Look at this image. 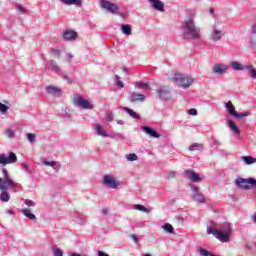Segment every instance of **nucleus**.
<instances>
[{
  "mask_svg": "<svg viewBox=\"0 0 256 256\" xmlns=\"http://www.w3.org/2000/svg\"><path fill=\"white\" fill-rule=\"evenodd\" d=\"M189 151H203V144L193 143L189 146Z\"/></svg>",
  "mask_w": 256,
  "mask_h": 256,
  "instance_id": "obj_30",
  "label": "nucleus"
},
{
  "mask_svg": "<svg viewBox=\"0 0 256 256\" xmlns=\"http://www.w3.org/2000/svg\"><path fill=\"white\" fill-rule=\"evenodd\" d=\"M230 67H232V69L234 71H243V70H245V66L241 65V63H239L237 61L231 62Z\"/></svg>",
  "mask_w": 256,
  "mask_h": 256,
  "instance_id": "obj_26",
  "label": "nucleus"
},
{
  "mask_svg": "<svg viewBox=\"0 0 256 256\" xmlns=\"http://www.w3.org/2000/svg\"><path fill=\"white\" fill-rule=\"evenodd\" d=\"M117 124H118V125H124L125 122H124L123 120H118V121H117Z\"/></svg>",
  "mask_w": 256,
  "mask_h": 256,
  "instance_id": "obj_56",
  "label": "nucleus"
},
{
  "mask_svg": "<svg viewBox=\"0 0 256 256\" xmlns=\"http://www.w3.org/2000/svg\"><path fill=\"white\" fill-rule=\"evenodd\" d=\"M36 135L35 134H33V133H28L27 134V139H28V141L30 142V143H35V139H36Z\"/></svg>",
  "mask_w": 256,
  "mask_h": 256,
  "instance_id": "obj_37",
  "label": "nucleus"
},
{
  "mask_svg": "<svg viewBox=\"0 0 256 256\" xmlns=\"http://www.w3.org/2000/svg\"><path fill=\"white\" fill-rule=\"evenodd\" d=\"M122 109L123 111H126V113L132 117V119H141V116H139V114H137L133 109L128 107H123Z\"/></svg>",
  "mask_w": 256,
  "mask_h": 256,
  "instance_id": "obj_25",
  "label": "nucleus"
},
{
  "mask_svg": "<svg viewBox=\"0 0 256 256\" xmlns=\"http://www.w3.org/2000/svg\"><path fill=\"white\" fill-rule=\"evenodd\" d=\"M121 31L124 35H131V26L129 24H122Z\"/></svg>",
  "mask_w": 256,
  "mask_h": 256,
  "instance_id": "obj_29",
  "label": "nucleus"
},
{
  "mask_svg": "<svg viewBox=\"0 0 256 256\" xmlns=\"http://www.w3.org/2000/svg\"><path fill=\"white\" fill-rule=\"evenodd\" d=\"M198 253L200 256H215L212 252H209L207 249L205 248H198Z\"/></svg>",
  "mask_w": 256,
  "mask_h": 256,
  "instance_id": "obj_32",
  "label": "nucleus"
},
{
  "mask_svg": "<svg viewBox=\"0 0 256 256\" xmlns=\"http://www.w3.org/2000/svg\"><path fill=\"white\" fill-rule=\"evenodd\" d=\"M245 69H246V71H248V73L252 79H256V69L253 66L246 65Z\"/></svg>",
  "mask_w": 256,
  "mask_h": 256,
  "instance_id": "obj_28",
  "label": "nucleus"
},
{
  "mask_svg": "<svg viewBox=\"0 0 256 256\" xmlns=\"http://www.w3.org/2000/svg\"><path fill=\"white\" fill-rule=\"evenodd\" d=\"M189 187L192 191L193 201H196V203H206L205 195L199 191V187L195 186L194 184H190Z\"/></svg>",
  "mask_w": 256,
  "mask_h": 256,
  "instance_id": "obj_6",
  "label": "nucleus"
},
{
  "mask_svg": "<svg viewBox=\"0 0 256 256\" xmlns=\"http://www.w3.org/2000/svg\"><path fill=\"white\" fill-rule=\"evenodd\" d=\"M48 71H52V73H56V75H61V67L57 65V62L55 60H51L47 64Z\"/></svg>",
  "mask_w": 256,
  "mask_h": 256,
  "instance_id": "obj_15",
  "label": "nucleus"
},
{
  "mask_svg": "<svg viewBox=\"0 0 256 256\" xmlns=\"http://www.w3.org/2000/svg\"><path fill=\"white\" fill-rule=\"evenodd\" d=\"M7 111H9V106L0 102V112L1 113H7Z\"/></svg>",
  "mask_w": 256,
  "mask_h": 256,
  "instance_id": "obj_38",
  "label": "nucleus"
},
{
  "mask_svg": "<svg viewBox=\"0 0 256 256\" xmlns=\"http://www.w3.org/2000/svg\"><path fill=\"white\" fill-rule=\"evenodd\" d=\"M137 87H139L140 89H149V84L145 82H138Z\"/></svg>",
  "mask_w": 256,
  "mask_h": 256,
  "instance_id": "obj_39",
  "label": "nucleus"
},
{
  "mask_svg": "<svg viewBox=\"0 0 256 256\" xmlns=\"http://www.w3.org/2000/svg\"><path fill=\"white\" fill-rule=\"evenodd\" d=\"M77 37V32L73 30H65L63 33V38L66 41H75V38Z\"/></svg>",
  "mask_w": 256,
  "mask_h": 256,
  "instance_id": "obj_19",
  "label": "nucleus"
},
{
  "mask_svg": "<svg viewBox=\"0 0 256 256\" xmlns=\"http://www.w3.org/2000/svg\"><path fill=\"white\" fill-rule=\"evenodd\" d=\"M250 43L252 47H256V33L255 32H250Z\"/></svg>",
  "mask_w": 256,
  "mask_h": 256,
  "instance_id": "obj_36",
  "label": "nucleus"
},
{
  "mask_svg": "<svg viewBox=\"0 0 256 256\" xmlns=\"http://www.w3.org/2000/svg\"><path fill=\"white\" fill-rule=\"evenodd\" d=\"M66 57H67L68 59H73V54L68 53V54L66 55Z\"/></svg>",
  "mask_w": 256,
  "mask_h": 256,
  "instance_id": "obj_55",
  "label": "nucleus"
},
{
  "mask_svg": "<svg viewBox=\"0 0 256 256\" xmlns=\"http://www.w3.org/2000/svg\"><path fill=\"white\" fill-rule=\"evenodd\" d=\"M109 213V210L107 208L102 209V215H107Z\"/></svg>",
  "mask_w": 256,
  "mask_h": 256,
  "instance_id": "obj_51",
  "label": "nucleus"
},
{
  "mask_svg": "<svg viewBox=\"0 0 256 256\" xmlns=\"http://www.w3.org/2000/svg\"><path fill=\"white\" fill-rule=\"evenodd\" d=\"M46 91L49 95H57V93H61V90L56 86H47Z\"/></svg>",
  "mask_w": 256,
  "mask_h": 256,
  "instance_id": "obj_27",
  "label": "nucleus"
},
{
  "mask_svg": "<svg viewBox=\"0 0 256 256\" xmlns=\"http://www.w3.org/2000/svg\"><path fill=\"white\" fill-rule=\"evenodd\" d=\"M17 163V154L10 152L9 155L0 154V165H13Z\"/></svg>",
  "mask_w": 256,
  "mask_h": 256,
  "instance_id": "obj_8",
  "label": "nucleus"
},
{
  "mask_svg": "<svg viewBox=\"0 0 256 256\" xmlns=\"http://www.w3.org/2000/svg\"><path fill=\"white\" fill-rule=\"evenodd\" d=\"M2 178L0 177V199L4 203H8L9 199H11V196L9 195V192L7 189H15L19 187L18 183H15L13 179H11V176H9V172L7 169H2Z\"/></svg>",
  "mask_w": 256,
  "mask_h": 256,
  "instance_id": "obj_3",
  "label": "nucleus"
},
{
  "mask_svg": "<svg viewBox=\"0 0 256 256\" xmlns=\"http://www.w3.org/2000/svg\"><path fill=\"white\" fill-rule=\"evenodd\" d=\"M134 209H137V211H142L143 213H150V210L141 204L135 205Z\"/></svg>",
  "mask_w": 256,
  "mask_h": 256,
  "instance_id": "obj_35",
  "label": "nucleus"
},
{
  "mask_svg": "<svg viewBox=\"0 0 256 256\" xmlns=\"http://www.w3.org/2000/svg\"><path fill=\"white\" fill-rule=\"evenodd\" d=\"M125 159H126L127 161L133 162V161H137V160L139 159V157L137 156V154L132 153V154H126V155H125Z\"/></svg>",
  "mask_w": 256,
  "mask_h": 256,
  "instance_id": "obj_34",
  "label": "nucleus"
},
{
  "mask_svg": "<svg viewBox=\"0 0 256 256\" xmlns=\"http://www.w3.org/2000/svg\"><path fill=\"white\" fill-rule=\"evenodd\" d=\"M222 38H223V31L217 28H213L210 35L211 41H214V42L221 41Z\"/></svg>",
  "mask_w": 256,
  "mask_h": 256,
  "instance_id": "obj_16",
  "label": "nucleus"
},
{
  "mask_svg": "<svg viewBox=\"0 0 256 256\" xmlns=\"http://www.w3.org/2000/svg\"><path fill=\"white\" fill-rule=\"evenodd\" d=\"M64 5H76V7H81L83 5V0H60Z\"/></svg>",
  "mask_w": 256,
  "mask_h": 256,
  "instance_id": "obj_22",
  "label": "nucleus"
},
{
  "mask_svg": "<svg viewBox=\"0 0 256 256\" xmlns=\"http://www.w3.org/2000/svg\"><path fill=\"white\" fill-rule=\"evenodd\" d=\"M252 221H253V223H255V225H256V214H254V215L252 216Z\"/></svg>",
  "mask_w": 256,
  "mask_h": 256,
  "instance_id": "obj_57",
  "label": "nucleus"
},
{
  "mask_svg": "<svg viewBox=\"0 0 256 256\" xmlns=\"http://www.w3.org/2000/svg\"><path fill=\"white\" fill-rule=\"evenodd\" d=\"M141 130L145 131V133L147 135H149L150 137H154V139H159V137H161L159 132L153 130V128H151L149 126H141Z\"/></svg>",
  "mask_w": 256,
  "mask_h": 256,
  "instance_id": "obj_17",
  "label": "nucleus"
},
{
  "mask_svg": "<svg viewBox=\"0 0 256 256\" xmlns=\"http://www.w3.org/2000/svg\"><path fill=\"white\" fill-rule=\"evenodd\" d=\"M251 32L256 33V23L252 25Z\"/></svg>",
  "mask_w": 256,
  "mask_h": 256,
  "instance_id": "obj_52",
  "label": "nucleus"
},
{
  "mask_svg": "<svg viewBox=\"0 0 256 256\" xmlns=\"http://www.w3.org/2000/svg\"><path fill=\"white\" fill-rule=\"evenodd\" d=\"M173 79L175 83H177L178 87H183V89H188V87H191V84L193 83V79L181 73H176Z\"/></svg>",
  "mask_w": 256,
  "mask_h": 256,
  "instance_id": "obj_4",
  "label": "nucleus"
},
{
  "mask_svg": "<svg viewBox=\"0 0 256 256\" xmlns=\"http://www.w3.org/2000/svg\"><path fill=\"white\" fill-rule=\"evenodd\" d=\"M149 3L151 4L152 9H155V11L164 13L165 4L163 2H161V0H149Z\"/></svg>",
  "mask_w": 256,
  "mask_h": 256,
  "instance_id": "obj_14",
  "label": "nucleus"
},
{
  "mask_svg": "<svg viewBox=\"0 0 256 256\" xmlns=\"http://www.w3.org/2000/svg\"><path fill=\"white\" fill-rule=\"evenodd\" d=\"M95 130L97 135H100L101 137H112L109 134H107V131H105V129H103V126L100 124L95 125Z\"/></svg>",
  "mask_w": 256,
  "mask_h": 256,
  "instance_id": "obj_21",
  "label": "nucleus"
},
{
  "mask_svg": "<svg viewBox=\"0 0 256 256\" xmlns=\"http://www.w3.org/2000/svg\"><path fill=\"white\" fill-rule=\"evenodd\" d=\"M130 101L131 103H137V101L143 102L145 101V96L141 93L132 92L130 93Z\"/></svg>",
  "mask_w": 256,
  "mask_h": 256,
  "instance_id": "obj_18",
  "label": "nucleus"
},
{
  "mask_svg": "<svg viewBox=\"0 0 256 256\" xmlns=\"http://www.w3.org/2000/svg\"><path fill=\"white\" fill-rule=\"evenodd\" d=\"M229 71V66L221 63H217L213 66L212 73L214 75H225Z\"/></svg>",
  "mask_w": 256,
  "mask_h": 256,
  "instance_id": "obj_11",
  "label": "nucleus"
},
{
  "mask_svg": "<svg viewBox=\"0 0 256 256\" xmlns=\"http://www.w3.org/2000/svg\"><path fill=\"white\" fill-rule=\"evenodd\" d=\"M22 169H24V171L26 173H31V170L29 169V164L28 163H22Z\"/></svg>",
  "mask_w": 256,
  "mask_h": 256,
  "instance_id": "obj_43",
  "label": "nucleus"
},
{
  "mask_svg": "<svg viewBox=\"0 0 256 256\" xmlns=\"http://www.w3.org/2000/svg\"><path fill=\"white\" fill-rule=\"evenodd\" d=\"M207 234L214 235L221 243H229L231 241V224L224 222L218 227L215 222H210L207 226Z\"/></svg>",
  "mask_w": 256,
  "mask_h": 256,
  "instance_id": "obj_1",
  "label": "nucleus"
},
{
  "mask_svg": "<svg viewBox=\"0 0 256 256\" xmlns=\"http://www.w3.org/2000/svg\"><path fill=\"white\" fill-rule=\"evenodd\" d=\"M42 165H46L47 167H52L55 171H59L61 169V164L57 161H42Z\"/></svg>",
  "mask_w": 256,
  "mask_h": 256,
  "instance_id": "obj_20",
  "label": "nucleus"
},
{
  "mask_svg": "<svg viewBox=\"0 0 256 256\" xmlns=\"http://www.w3.org/2000/svg\"><path fill=\"white\" fill-rule=\"evenodd\" d=\"M143 256H151V254H145V255H143Z\"/></svg>",
  "mask_w": 256,
  "mask_h": 256,
  "instance_id": "obj_61",
  "label": "nucleus"
},
{
  "mask_svg": "<svg viewBox=\"0 0 256 256\" xmlns=\"http://www.w3.org/2000/svg\"><path fill=\"white\" fill-rule=\"evenodd\" d=\"M115 77H116V82L121 81V76L120 75H116Z\"/></svg>",
  "mask_w": 256,
  "mask_h": 256,
  "instance_id": "obj_58",
  "label": "nucleus"
},
{
  "mask_svg": "<svg viewBox=\"0 0 256 256\" xmlns=\"http://www.w3.org/2000/svg\"><path fill=\"white\" fill-rule=\"evenodd\" d=\"M116 137H123L121 134H116Z\"/></svg>",
  "mask_w": 256,
  "mask_h": 256,
  "instance_id": "obj_60",
  "label": "nucleus"
},
{
  "mask_svg": "<svg viewBox=\"0 0 256 256\" xmlns=\"http://www.w3.org/2000/svg\"><path fill=\"white\" fill-rule=\"evenodd\" d=\"M54 256H63V251L59 248L53 249Z\"/></svg>",
  "mask_w": 256,
  "mask_h": 256,
  "instance_id": "obj_41",
  "label": "nucleus"
},
{
  "mask_svg": "<svg viewBox=\"0 0 256 256\" xmlns=\"http://www.w3.org/2000/svg\"><path fill=\"white\" fill-rule=\"evenodd\" d=\"M176 175H177V172L171 171V172L168 173V177L167 178L168 179H175Z\"/></svg>",
  "mask_w": 256,
  "mask_h": 256,
  "instance_id": "obj_45",
  "label": "nucleus"
},
{
  "mask_svg": "<svg viewBox=\"0 0 256 256\" xmlns=\"http://www.w3.org/2000/svg\"><path fill=\"white\" fill-rule=\"evenodd\" d=\"M182 37L185 41H199L201 39V28L197 26L195 20L188 18L181 24Z\"/></svg>",
  "mask_w": 256,
  "mask_h": 256,
  "instance_id": "obj_2",
  "label": "nucleus"
},
{
  "mask_svg": "<svg viewBox=\"0 0 256 256\" xmlns=\"http://www.w3.org/2000/svg\"><path fill=\"white\" fill-rule=\"evenodd\" d=\"M131 239H133L135 241V243H137V241H138L137 235H135V234L131 235Z\"/></svg>",
  "mask_w": 256,
  "mask_h": 256,
  "instance_id": "obj_53",
  "label": "nucleus"
},
{
  "mask_svg": "<svg viewBox=\"0 0 256 256\" xmlns=\"http://www.w3.org/2000/svg\"><path fill=\"white\" fill-rule=\"evenodd\" d=\"M16 9L23 15H25V13H27V9H25V7H23L22 5H16Z\"/></svg>",
  "mask_w": 256,
  "mask_h": 256,
  "instance_id": "obj_40",
  "label": "nucleus"
},
{
  "mask_svg": "<svg viewBox=\"0 0 256 256\" xmlns=\"http://www.w3.org/2000/svg\"><path fill=\"white\" fill-rule=\"evenodd\" d=\"M21 213H23V215L28 219H31V221H37V217L35 216V214L31 213L30 209H22Z\"/></svg>",
  "mask_w": 256,
  "mask_h": 256,
  "instance_id": "obj_24",
  "label": "nucleus"
},
{
  "mask_svg": "<svg viewBox=\"0 0 256 256\" xmlns=\"http://www.w3.org/2000/svg\"><path fill=\"white\" fill-rule=\"evenodd\" d=\"M184 175L186 176V179H189L192 183H201V176L195 171L185 170Z\"/></svg>",
  "mask_w": 256,
  "mask_h": 256,
  "instance_id": "obj_12",
  "label": "nucleus"
},
{
  "mask_svg": "<svg viewBox=\"0 0 256 256\" xmlns=\"http://www.w3.org/2000/svg\"><path fill=\"white\" fill-rule=\"evenodd\" d=\"M188 113H189V115H197V109H195V108H192V109H190L189 111H188Z\"/></svg>",
  "mask_w": 256,
  "mask_h": 256,
  "instance_id": "obj_49",
  "label": "nucleus"
},
{
  "mask_svg": "<svg viewBox=\"0 0 256 256\" xmlns=\"http://www.w3.org/2000/svg\"><path fill=\"white\" fill-rule=\"evenodd\" d=\"M63 79L64 81H67V83H73V80H71L67 75H63Z\"/></svg>",
  "mask_w": 256,
  "mask_h": 256,
  "instance_id": "obj_50",
  "label": "nucleus"
},
{
  "mask_svg": "<svg viewBox=\"0 0 256 256\" xmlns=\"http://www.w3.org/2000/svg\"><path fill=\"white\" fill-rule=\"evenodd\" d=\"M25 205H27L28 207H35V202L33 200H29V199H26L24 201Z\"/></svg>",
  "mask_w": 256,
  "mask_h": 256,
  "instance_id": "obj_42",
  "label": "nucleus"
},
{
  "mask_svg": "<svg viewBox=\"0 0 256 256\" xmlns=\"http://www.w3.org/2000/svg\"><path fill=\"white\" fill-rule=\"evenodd\" d=\"M100 6L102 9H106L109 13H117V11H119V6L107 0H101Z\"/></svg>",
  "mask_w": 256,
  "mask_h": 256,
  "instance_id": "obj_10",
  "label": "nucleus"
},
{
  "mask_svg": "<svg viewBox=\"0 0 256 256\" xmlns=\"http://www.w3.org/2000/svg\"><path fill=\"white\" fill-rule=\"evenodd\" d=\"M51 51H52L53 55H55V57L61 56V50L52 49Z\"/></svg>",
  "mask_w": 256,
  "mask_h": 256,
  "instance_id": "obj_46",
  "label": "nucleus"
},
{
  "mask_svg": "<svg viewBox=\"0 0 256 256\" xmlns=\"http://www.w3.org/2000/svg\"><path fill=\"white\" fill-rule=\"evenodd\" d=\"M242 161H244L246 165H253V163H256V158L252 156H242Z\"/></svg>",
  "mask_w": 256,
  "mask_h": 256,
  "instance_id": "obj_31",
  "label": "nucleus"
},
{
  "mask_svg": "<svg viewBox=\"0 0 256 256\" xmlns=\"http://www.w3.org/2000/svg\"><path fill=\"white\" fill-rule=\"evenodd\" d=\"M162 229H164V231H166V233H170L173 234L175 233V230L173 229V225L166 223L162 226Z\"/></svg>",
  "mask_w": 256,
  "mask_h": 256,
  "instance_id": "obj_33",
  "label": "nucleus"
},
{
  "mask_svg": "<svg viewBox=\"0 0 256 256\" xmlns=\"http://www.w3.org/2000/svg\"><path fill=\"white\" fill-rule=\"evenodd\" d=\"M116 85H117V87H119L120 89H123V88L125 87V85L123 84V82H122L121 80H118V81L116 82Z\"/></svg>",
  "mask_w": 256,
  "mask_h": 256,
  "instance_id": "obj_48",
  "label": "nucleus"
},
{
  "mask_svg": "<svg viewBox=\"0 0 256 256\" xmlns=\"http://www.w3.org/2000/svg\"><path fill=\"white\" fill-rule=\"evenodd\" d=\"M106 119L109 122L113 121V119H114L113 112H107L106 113Z\"/></svg>",
  "mask_w": 256,
  "mask_h": 256,
  "instance_id": "obj_44",
  "label": "nucleus"
},
{
  "mask_svg": "<svg viewBox=\"0 0 256 256\" xmlns=\"http://www.w3.org/2000/svg\"><path fill=\"white\" fill-rule=\"evenodd\" d=\"M225 107H226L229 115H231L232 117H235L236 119H243V117H249V115H251V112H249V111H245L243 113L236 112L235 106L233 105V102H231V101H228L227 103H225Z\"/></svg>",
  "mask_w": 256,
  "mask_h": 256,
  "instance_id": "obj_5",
  "label": "nucleus"
},
{
  "mask_svg": "<svg viewBox=\"0 0 256 256\" xmlns=\"http://www.w3.org/2000/svg\"><path fill=\"white\" fill-rule=\"evenodd\" d=\"M6 135H7V137H14L15 132H13V130H11V129H7L6 130Z\"/></svg>",
  "mask_w": 256,
  "mask_h": 256,
  "instance_id": "obj_47",
  "label": "nucleus"
},
{
  "mask_svg": "<svg viewBox=\"0 0 256 256\" xmlns=\"http://www.w3.org/2000/svg\"><path fill=\"white\" fill-rule=\"evenodd\" d=\"M122 71H124V73H127L128 70H127L126 67H123V68H122Z\"/></svg>",
  "mask_w": 256,
  "mask_h": 256,
  "instance_id": "obj_59",
  "label": "nucleus"
},
{
  "mask_svg": "<svg viewBox=\"0 0 256 256\" xmlns=\"http://www.w3.org/2000/svg\"><path fill=\"white\" fill-rule=\"evenodd\" d=\"M73 104L76 107H81L82 109H93V104H91L89 100L83 99V96L81 95L74 96Z\"/></svg>",
  "mask_w": 256,
  "mask_h": 256,
  "instance_id": "obj_7",
  "label": "nucleus"
},
{
  "mask_svg": "<svg viewBox=\"0 0 256 256\" xmlns=\"http://www.w3.org/2000/svg\"><path fill=\"white\" fill-rule=\"evenodd\" d=\"M209 13H210V15H214L215 14V10L213 8H210L209 9Z\"/></svg>",
  "mask_w": 256,
  "mask_h": 256,
  "instance_id": "obj_54",
  "label": "nucleus"
},
{
  "mask_svg": "<svg viewBox=\"0 0 256 256\" xmlns=\"http://www.w3.org/2000/svg\"><path fill=\"white\" fill-rule=\"evenodd\" d=\"M156 91L159 99H161L162 101H167V99L171 98L170 91L165 86L159 87Z\"/></svg>",
  "mask_w": 256,
  "mask_h": 256,
  "instance_id": "obj_13",
  "label": "nucleus"
},
{
  "mask_svg": "<svg viewBox=\"0 0 256 256\" xmlns=\"http://www.w3.org/2000/svg\"><path fill=\"white\" fill-rule=\"evenodd\" d=\"M227 125L231 129V131H233L234 135H240L239 128L237 127L235 122H233L232 120H227Z\"/></svg>",
  "mask_w": 256,
  "mask_h": 256,
  "instance_id": "obj_23",
  "label": "nucleus"
},
{
  "mask_svg": "<svg viewBox=\"0 0 256 256\" xmlns=\"http://www.w3.org/2000/svg\"><path fill=\"white\" fill-rule=\"evenodd\" d=\"M103 183L106 187H110V189H117L120 185L119 182H117V179L111 174L104 176Z\"/></svg>",
  "mask_w": 256,
  "mask_h": 256,
  "instance_id": "obj_9",
  "label": "nucleus"
}]
</instances>
